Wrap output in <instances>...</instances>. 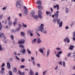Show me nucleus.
I'll list each match as a JSON object with an SVG mask.
<instances>
[{
  "label": "nucleus",
  "instance_id": "nucleus-1",
  "mask_svg": "<svg viewBox=\"0 0 75 75\" xmlns=\"http://www.w3.org/2000/svg\"><path fill=\"white\" fill-rule=\"evenodd\" d=\"M41 26H39L38 27V28H37L36 30L37 32H39L40 31L42 33H43V34H47V28H44L42 27H44V24H41L40 25Z\"/></svg>",
  "mask_w": 75,
  "mask_h": 75
},
{
  "label": "nucleus",
  "instance_id": "nucleus-2",
  "mask_svg": "<svg viewBox=\"0 0 75 75\" xmlns=\"http://www.w3.org/2000/svg\"><path fill=\"white\" fill-rule=\"evenodd\" d=\"M35 11H32L30 12V14H31V15H32V17H33V18L36 19V20H38V16L36 15L35 16V17H34L35 16L34 14H35Z\"/></svg>",
  "mask_w": 75,
  "mask_h": 75
},
{
  "label": "nucleus",
  "instance_id": "nucleus-3",
  "mask_svg": "<svg viewBox=\"0 0 75 75\" xmlns=\"http://www.w3.org/2000/svg\"><path fill=\"white\" fill-rule=\"evenodd\" d=\"M25 40L24 39H20V40L18 41V44H24Z\"/></svg>",
  "mask_w": 75,
  "mask_h": 75
},
{
  "label": "nucleus",
  "instance_id": "nucleus-4",
  "mask_svg": "<svg viewBox=\"0 0 75 75\" xmlns=\"http://www.w3.org/2000/svg\"><path fill=\"white\" fill-rule=\"evenodd\" d=\"M64 41L65 42H66L67 41V43H69L70 42V39L69 38H66L64 39Z\"/></svg>",
  "mask_w": 75,
  "mask_h": 75
},
{
  "label": "nucleus",
  "instance_id": "nucleus-5",
  "mask_svg": "<svg viewBox=\"0 0 75 75\" xmlns=\"http://www.w3.org/2000/svg\"><path fill=\"white\" fill-rule=\"evenodd\" d=\"M37 44H40L42 42V41L39 38H37Z\"/></svg>",
  "mask_w": 75,
  "mask_h": 75
},
{
  "label": "nucleus",
  "instance_id": "nucleus-6",
  "mask_svg": "<svg viewBox=\"0 0 75 75\" xmlns=\"http://www.w3.org/2000/svg\"><path fill=\"white\" fill-rule=\"evenodd\" d=\"M58 13H59V11H57L54 13V16L55 18H58Z\"/></svg>",
  "mask_w": 75,
  "mask_h": 75
},
{
  "label": "nucleus",
  "instance_id": "nucleus-7",
  "mask_svg": "<svg viewBox=\"0 0 75 75\" xmlns=\"http://www.w3.org/2000/svg\"><path fill=\"white\" fill-rule=\"evenodd\" d=\"M18 72L20 75H25V72H21L20 70H18Z\"/></svg>",
  "mask_w": 75,
  "mask_h": 75
},
{
  "label": "nucleus",
  "instance_id": "nucleus-8",
  "mask_svg": "<svg viewBox=\"0 0 75 75\" xmlns=\"http://www.w3.org/2000/svg\"><path fill=\"white\" fill-rule=\"evenodd\" d=\"M7 68L8 69H10V68H11L10 64V63H9L8 62L7 63Z\"/></svg>",
  "mask_w": 75,
  "mask_h": 75
},
{
  "label": "nucleus",
  "instance_id": "nucleus-9",
  "mask_svg": "<svg viewBox=\"0 0 75 75\" xmlns=\"http://www.w3.org/2000/svg\"><path fill=\"white\" fill-rule=\"evenodd\" d=\"M50 50L49 49H48L47 50V53L46 54V57H49V55H50Z\"/></svg>",
  "mask_w": 75,
  "mask_h": 75
},
{
  "label": "nucleus",
  "instance_id": "nucleus-10",
  "mask_svg": "<svg viewBox=\"0 0 75 75\" xmlns=\"http://www.w3.org/2000/svg\"><path fill=\"white\" fill-rule=\"evenodd\" d=\"M58 18H54L53 19L54 23H56V22L57 21V20H58Z\"/></svg>",
  "mask_w": 75,
  "mask_h": 75
},
{
  "label": "nucleus",
  "instance_id": "nucleus-11",
  "mask_svg": "<svg viewBox=\"0 0 75 75\" xmlns=\"http://www.w3.org/2000/svg\"><path fill=\"white\" fill-rule=\"evenodd\" d=\"M39 52L41 53L42 54H43L44 52L43 51V50L41 48H40L39 50Z\"/></svg>",
  "mask_w": 75,
  "mask_h": 75
},
{
  "label": "nucleus",
  "instance_id": "nucleus-12",
  "mask_svg": "<svg viewBox=\"0 0 75 75\" xmlns=\"http://www.w3.org/2000/svg\"><path fill=\"white\" fill-rule=\"evenodd\" d=\"M3 33H1L0 34V38H2L3 36V37L4 38H6V37H5V36H4Z\"/></svg>",
  "mask_w": 75,
  "mask_h": 75
},
{
  "label": "nucleus",
  "instance_id": "nucleus-13",
  "mask_svg": "<svg viewBox=\"0 0 75 75\" xmlns=\"http://www.w3.org/2000/svg\"><path fill=\"white\" fill-rule=\"evenodd\" d=\"M33 32V30H28V33L29 34H31Z\"/></svg>",
  "mask_w": 75,
  "mask_h": 75
},
{
  "label": "nucleus",
  "instance_id": "nucleus-14",
  "mask_svg": "<svg viewBox=\"0 0 75 75\" xmlns=\"http://www.w3.org/2000/svg\"><path fill=\"white\" fill-rule=\"evenodd\" d=\"M8 61L9 62H11L13 61V59L12 57L9 58L8 60Z\"/></svg>",
  "mask_w": 75,
  "mask_h": 75
},
{
  "label": "nucleus",
  "instance_id": "nucleus-15",
  "mask_svg": "<svg viewBox=\"0 0 75 75\" xmlns=\"http://www.w3.org/2000/svg\"><path fill=\"white\" fill-rule=\"evenodd\" d=\"M65 12L66 14H68L69 13V9H68V8H66Z\"/></svg>",
  "mask_w": 75,
  "mask_h": 75
},
{
  "label": "nucleus",
  "instance_id": "nucleus-16",
  "mask_svg": "<svg viewBox=\"0 0 75 75\" xmlns=\"http://www.w3.org/2000/svg\"><path fill=\"white\" fill-rule=\"evenodd\" d=\"M36 4H39V5H41V1H38L36 2Z\"/></svg>",
  "mask_w": 75,
  "mask_h": 75
},
{
  "label": "nucleus",
  "instance_id": "nucleus-17",
  "mask_svg": "<svg viewBox=\"0 0 75 75\" xmlns=\"http://www.w3.org/2000/svg\"><path fill=\"white\" fill-rule=\"evenodd\" d=\"M11 33H16V31L15 29H12L11 31Z\"/></svg>",
  "mask_w": 75,
  "mask_h": 75
},
{
  "label": "nucleus",
  "instance_id": "nucleus-18",
  "mask_svg": "<svg viewBox=\"0 0 75 75\" xmlns=\"http://www.w3.org/2000/svg\"><path fill=\"white\" fill-rule=\"evenodd\" d=\"M19 47L20 48H22L23 49H24V46L23 45H21L20 44L19 45Z\"/></svg>",
  "mask_w": 75,
  "mask_h": 75
},
{
  "label": "nucleus",
  "instance_id": "nucleus-19",
  "mask_svg": "<svg viewBox=\"0 0 75 75\" xmlns=\"http://www.w3.org/2000/svg\"><path fill=\"white\" fill-rule=\"evenodd\" d=\"M8 24L9 26H11L12 24H13V23H12V21H8Z\"/></svg>",
  "mask_w": 75,
  "mask_h": 75
},
{
  "label": "nucleus",
  "instance_id": "nucleus-20",
  "mask_svg": "<svg viewBox=\"0 0 75 75\" xmlns=\"http://www.w3.org/2000/svg\"><path fill=\"white\" fill-rule=\"evenodd\" d=\"M23 14L24 16H26L27 14H28V12L27 11H24V12L23 13Z\"/></svg>",
  "mask_w": 75,
  "mask_h": 75
},
{
  "label": "nucleus",
  "instance_id": "nucleus-21",
  "mask_svg": "<svg viewBox=\"0 0 75 75\" xmlns=\"http://www.w3.org/2000/svg\"><path fill=\"white\" fill-rule=\"evenodd\" d=\"M24 9L25 10V11H28V9H27V8L26 6H24Z\"/></svg>",
  "mask_w": 75,
  "mask_h": 75
},
{
  "label": "nucleus",
  "instance_id": "nucleus-22",
  "mask_svg": "<svg viewBox=\"0 0 75 75\" xmlns=\"http://www.w3.org/2000/svg\"><path fill=\"white\" fill-rule=\"evenodd\" d=\"M21 34L22 36L24 37L25 35V33L24 32H21Z\"/></svg>",
  "mask_w": 75,
  "mask_h": 75
},
{
  "label": "nucleus",
  "instance_id": "nucleus-23",
  "mask_svg": "<svg viewBox=\"0 0 75 75\" xmlns=\"http://www.w3.org/2000/svg\"><path fill=\"white\" fill-rule=\"evenodd\" d=\"M59 24V27H61L62 26V22H61Z\"/></svg>",
  "mask_w": 75,
  "mask_h": 75
},
{
  "label": "nucleus",
  "instance_id": "nucleus-24",
  "mask_svg": "<svg viewBox=\"0 0 75 75\" xmlns=\"http://www.w3.org/2000/svg\"><path fill=\"white\" fill-rule=\"evenodd\" d=\"M29 74H30V75H33V72L32 70H30Z\"/></svg>",
  "mask_w": 75,
  "mask_h": 75
},
{
  "label": "nucleus",
  "instance_id": "nucleus-25",
  "mask_svg": "<svg viewBox=\"0 0 75 75\" xmlns=\"http://www.w3.org/2000/svg\"><path fill=\"white\" fill-rule=\"evenodd\" d=\"M17 69H16V68L15 67L13 69V72H14V73H16L17 72Z\"/></svg>",
  "mask_w": 75,
  "mask_h": 75
},
{
  "label": "nucleus",
  "instance_id": "nucleus-26",
  "mask_svg": "<svg viewBox=\"0 0 75 75\" xmlns=\"http://www.w3.org/2000/svg\"><path fill=\"white\" fill-rule=\"evenodd\" d=\"M38 7L39 9H41L42 10V7L41 5L38 6Z\"/></svg>",
  "mask_w": 75,
  "mask_h": 75
},
{
  "label": "nucleus",
  "instance_id": "nucleus-27",
  "mask_svg": "<svg viewBox=\"0 0 75 75\" xmlns=\"http://www.w3.org/2000/svg\"><path fill=\"white\" fill-rule=\"evenodd\" d=\"M20 30V28H18L16 29V31H17V32H18Z\"/></svg>",
  "mask_w": 75,
  "mask_h": 75
},
{
  "label": "nucleus",
  "instance_id": "nucleus-28",
  "mask_svg": "<svg viewBox=\"0 0 75 75\" xmlns=\"http://www.w3.org/2000/svg\"><path fill=\"white\" fill-rule=\"evenodd\" d=\"M22 52L23 53V54H25L26 52L25 49H23V51H22Z\"/></svg>",
  "mask_w": 75,
  "mask_h": 75
},
{
  "label": "nucleus",
  "instance_id": "nucleus-29",
  "mask_svg": "<svg viewBox=\"0 0 75 75\" xmlns=\"http://www.w3.org/2000/svg\"><path fill=\"white\" fill-rule=\"evenodd\" d=\"M27 51L28 52V54H31V51H30V50H29V49H27Z\"/></svg>",
  "mask_w": 75,
  "mask_h": 75
},
{
  "label": "nucleus",
  "instance_id": "nucleus-30",
  "mask_svg": "<svg viewBox=\"0 0 75 75\" xmlns=\"http://www.w3.org/2000/svg\"><path fill=\"white\" fill-rule=\"evenodd\" d=\"M74 25V22H72L70 25V27L71 28H72V26Z\"/></svg>",
  "mask_w": 75,
  "mask_h": 75
},
{
  "label": "nucleus",
  "instance_id": "nucleus-31",
  "mask_svg": "<svg viewBox=\"0 0 75 75\" xmlns=\"http://www.w3.org/2000/svg\"><path fill=\"white\" fill-rule=\"evenodd\" d=\"M42 73H43V75H45L46 74H47V71H43Z\"/></svg>",
  "mask_w": 75,
  "mask_h": 75
},
{
  "label": "nucleus",
  "instance_id": "nucleus-32",
  "mask_svg": "<svg viewBox=\"0 0 75 75\" xmlns=\"http://www.w3.org/2000/svg\"><path fill=\"white\" fill-rule=\"evenodd\" d=\"M0 73L1 74H2V75H3V74H4V71L1 70L0 72Z\"/></svg>",
  "mask_w": 75,
  "mask_h": 75
},
{
  "label": "nucleus",
  "instance_id": "nucleus-33",
  "mask_svg": "<svg viewBox=\"0 0 75 75\" xmlns=\"http://www.w3.org/2000/svg\"><path fill=\"white\" fill-rule=\"evenodd\" d=\"M22 25L23 27H25V28H26V27H27V25L24 24L23 23H22Z\"/></svg>",
  "mask_w": 75,
  "mask_h": 75
},
{
  "label": "nucleus",
  "instance_id": "nucleus-34",
  "mask_svg": "<svg viewBox=\"0 0 75 75\" xmlns=\"http://www.w3.org/2000/svg\"><path fill=\"white\" fill-rule=\"evenodd\" d=\"M16 6L18 8H21V5H18V4H17V5Z\"/></svg>",
  "mask_w": 75,
  "mask_h": 75
},
{
  "label": "nucleus",
  "instance_id": "nucleus-35",
  "mask_svg": "<svg viewBox=\"0 0 75 75\" xmlns=\"http://www.w3.org/2000/svg\"><path fill=\"white\" fill-rule=\"evenodd\" d=\"M8 74L10 75H13V72L11 71H9L8 72Z\"/></svg>",
  "mask_w": 75,
  "mask_h": 75
},
{
  "label": "nucleus",
  "instance_id": "nucleus-36",
  "mask_svg": "<svg viewBox=\"0 0 75 75\" xmlns=\"http://www.w3.org/2000/svg\"><path fill=\"white\" fill-rule=\"evenodd\" d=\"M3 50V48H2V46L0 44V51H1Z\"/></svg>",
  "mask_w": 75,
  "mask_h": 75
},
{
  "label": "nucleus",
  "instance_id": "nucleus-37",
  "mask_svg": "<svg viewBox=\"0 0 75 75\" xmlns=\"http://www.w3.org/2000/svg\"><path fill=\"white\" fill-rule=\"evenodd\" d=\"M11 38L12 40H14V36L13 35H11Z\"/></svg>",
  "mask_w": 75,
  "mask_h": 75
},
{
  "label": "nucleus",
  "instance_id": "nucleus-38",
  "mask_svg": "<svg viewBox=\"0 0 75 75\" xmlns=\"http://www.w3.org/2000/svg\"><path fill=\"white\" fill-rule=\"evenodd\" d=\"M63 64L64 67H65V61H63Z\"/></svg>",
  "mask_w": 75,
  "mask_h": 75
},
{
  "label": "nucleus",
  "instance_id": "nucleus-39",
  "mask_svg": "<svg viewBox=\"0 0 75 75\" xmlns=\"http://www.w3.org/2000/svg\"><path fill=\"white\" fill-rule=\"evenodd\" d=\"M62 53V51H59L58 52V54H59V55L61 54Z\"/></svg>",
  "mask_w": 75,
  "mask_h": 75
},
{
  "label": "nucleus",
  "instance_id": "nucleus-40",
  "mask_svg": "<svg viewBox=\"0 0 75 75\" xmlns=\"http://www.w3.org/2000/svg\"><path fill=\"white\" fill-rule=\"evenodd\" d=\"M16 6H17V5H20V2H19L18 1L16 2Z\"/></svg>",
  "mask_w": 75,
  "mask_h": 75
},
{
  "label": "nucleus",
  "instance_id": "nucleus-41",
  "mask_svg": "<svg viewBox=\"0 0 75 75\" xmlns=\"http://www.w3.org/2000/svg\"><path fill=\"white\" fill-rule=\"evenodd\" d=\"M57 23L58 24H59L60 23V19H58L57 21Z\"/></svg>",
  "mask_w": 75,
  "mask_h": 75
},
{
  "label": "nucleus",
  "instance_id": "nucleus-42",
  "mask_svg": "<svg viewBox=\"0 0 75 75\" xmlns=\"http://www.w3.org/2000/svg\"><path fill=\"white\" fill-rule=\"evenodd\" d=\"M56 57H57V58H59V57H60V55H59V54H56Z\"/></svg>",
  "mask_w": 75,
  "mask_h": 75
},
{
  "label": "nucleus",
  "instance_id": "nucleus-43",
  "mask_svg": "<svg viewBox=\"0 0 75 75\" xmlns=\"http://www.w3.org/2000/svg\"><path fill=\"white\" fill-rule=\"evenodd\" d=\"M58 64L60 65H62V61H60L59 62H58Z\"/></svg>",
  "mask_w": 75,
  "mask_h": 75
},
{
  "label": "nucleus",
  "instance_id": "nucleus-44",
  "mask_svg": "<svg viewBox=\"0 0 75 75\" xmlns=\"http://www.w3.org/2000/svg\"><path fill=\"white\" fill-rule=\"evenodd\" d=\"M13 25L14 26H16V25L17 24V22L15 21H14L13 23Z\"/></svg>",
  "mask_w": 75,
  "mask_h": 75
},
{
  "label": "nucleus",
  "instance_id": "nucleus-45",
  "mask_svg": "<svg viewBox=\"0 0 75 75\" xmlns=\"http://www.w3.org/2000/svg\"><path fill=\"white\" fill-rule=\"evenodd\" d=\"M71 53H69L67 54L68 57H69L71 56Z\"/></svg>",
  "mask_w": 75,
  "mask_h": 75
},
{
  "label": "nucleus",
  "instance_id": "nucleus-46",
  "mask_svg": "<svg viewBox=\"0 0 75 75\" xmlns=\"http://www.w3.org/2000/svg\"><path fill=\"white\" fill-rule=\"evenodd\" d=\"M40 11H41V10H39V11H38V13L39 14V15H41V13L42 12H41Z\"/></svg>",
  "mask_w": 75,
  "mask_h": 75
},
{
  "label": "nucleus",
  "instance_id": "nucleus-47",
  "mask_svg": "<svg viewBox=\"0 0 75 75\" xmlns=\"http://www.w3.org/2000/svg\"><path fill=\"white\" fill-rule=\"evenodd\" d=\"M57 10H59V5H58V4H57Z\"/></svg>",
  "mask_w": 75,
  "mask_h": 75
},
{
  "label": "nucleus",
  "instance_id": "nucleus-48",
  "mask_svg": "<svg viewBox=\"0 0 75 75\" xmlns=\"http://www.w3.org/2000/svg\"><path fill=\"white\" fill-rule=\"evenodd\" d=\"M20 67L21 68H24L25 67V66H24L23 65H22Z\"/></svg>",
  "mask_w": 75,
  "mask_h": 75
},
{
  "label": "nucleus",
  "instance_id": "nucleus-49",
  "mask_svg": "<svg viewBox=\"0 0 75 75\" xmlns=\"http://www.w3.org/2000/svg\"><path fill=\"white\" fill-rule=\"evenodd\" d=\"M50 13H51V12H50L49 11H47L46 12V15H48V14H50Z\"/></svg>",
  "mask_w": 75,
  "mask_h": 75
},
{
  "label": "nucleus",
  "instance_id": "nucleus-50",
  "mask_svg": "<svg viewBox=\"0 0 75 75\" xmlns=\"http://www.w3.org/2000/svg\"><path fill=\"white\" fill-rule=\"evenodd\" d=\"M10 20H11V18H10V16H9L8 17V20H9L8 21H10Z\"/></svg>",
  "mask_w": 75,
  "mask_h": 75
},
{
  "label": "nucleus",
  "instance_id": "nucleus-51",
  "mask_svg": "<svg viewBox=\"0 0 75 75\" xmlns=\"http://www.w3.org/2000/svg\"><path fill=\"white\" fill-rule=\"evenodd\" d=\"M18 28H21V27H22V25H20V24H19L18 25Z\"/></svg>",
  "mask_w": 75,
  "mask_h": 75
},
{
  "label": "nucleus",
  "instance_id": "nucleus-52",
  "mask_svg": "<svg viewBox=\"0 0 75 75\" xmlns=\"http://www.w3.org/2000/svg\"><path fill=\"white\" fill-rule=\"evenodd\" d=\"M32 63H33V66H35V63L34 61H33Z\"/></svg>",
  "mask_w": 75,
  "mask_h": 75
},
{
  "label": "nucleus",
  "instance_id": "nucleus-53",
  "mask_svg": "<svg viewBox=\"0 0 75 75\" xmlns=\"http://www.w3.org/2000/svg\"><path fill=\"white\" fill-rule=\"evenodd\" d=\"M21 61L22 62H24L25 61V59H21Z\"/></svg>",
  "mask_w": 75,
  "mask_h": 75
},
{
  "label": "nucleus",
  "instance_id": "nucleus-54",
  "mask_svg": "<svg viewBox=\"0 0 75 75\" xmlns=\"http://www.w3.org/2000/svg\"><path fill=\"white\" fill-rule=\"evenodd\" d=\"M4 70H5V69H4V68L2 67L1 68V71H4Z\"/></svg>",
  "mask_w": 75,
  "mask_h": 75
},
{
  "label": "nucleus",
  "instance_id": "nucleus-55",
  "mask_svg": "<svg viewBox=\"0 0 75 75\" xmlns=\"http://www.w3.org/2000/svg\"><path fill=\"white\" fill-rule=\"evenodd\" d=\"M2 27V25H1V23L0 22V30L1 29V28Z\"/></svg>",
  "mask_w": 75,
  "mask_h": 75
},
{
  "label": "nucleus",
  "instance_id": "nucleus-56",
  "mask_svg": "<svg viewBox=\"0 0 75 75\" xmlns=\"http://www.w3.org/2000/svg\"><path fill=\"white\" fill-rule=\"evenodd\" d=\"M4 66H5V64H4V63H3L2 65L0 67H4Z\"/></svg>",
  "mask_w": 75,
  "mask_h": 75
},
{
  "label": "nucleus",
  "instance_id": "nucleus-57",
  "mask_svg": "<svg viewBox=\"0 0 75 75\" xmlns=\"http://www.w3.org/2000/svg\"><path fill=\"white\" fill-rule=\"evenodd\" d=\"M38 17L42 19V16H41V15H39Z\"/></svg>",
  "mask_w": 75,
  "mask_h": 75
},
{
  "label": "nucleus",
  "instance_id": "nucleus-58",
  "mask_svg": "<svg viewBox=\"0 0 75 75\" xmlns=\"http://www.w3.org/2000/svg\"><path fill=\"white\" fill-rule=\"evenodd\" d=\"M31 58L32 61H34V57H31Z\"/></svg>",
  "mask_w": 75,
  "mask_h": 75
},
{
  "label": "nucleus",
  "instance_id": "nucleus-59",
  "mask_svg": "<svg viewBox=\"0 0 75 75\" xmlns=\"http://www.w3.org/2000/svg\"><path fill=\"white\" fill-rule=\"evenodd\" d=\"M16 59H17V60H18L19 61H20V59L18 58V57H17V56H16Z\"/></svg>",
  "mask_w": 75,
  "mask_h": 75
},
{
  "label": "nucleus",
  "instance_id": "nucleus-60",
  "mask_svg": "<svg viewBox=\"0 0 75 75\" xmlns=\"http://www.w3.org/2000/svg\"><path fill=\"white\" fill-rule=\"evenodd\" d=\"M36 41H37V39H33V42L35 43L36 42Z\"/></svg>",
  "mask_w": 75,
  "mask_h": 75
},
{
  "label": "nucleus",
  "instance_id": "nucleus-61",
  "mask_svg": "<svg viewBox=\"0 0 75 75\" xmlns=\"http://www.w3.org/2000/svg\"><path fill=\"white\" fill-rule=\"evenodd\" d=\"M3 14H1L0 16V18L1 19V18H3Z\"/></svg>",
  "mask_w": 75,
  "mask_h": 75
},
{
  "label": "nucleus",
  "instance_id": "nucleus-62",
  "mask_svg": "<svg viewBox=\"0 0 75 75\" xmlns=\"http://www.w3.org/2000/svg\"><path fill=\"white\" fill-rule=\"evenodd\" d=\"M29 34L30 35V37H33V33H30Z\"/></svg>",
  "mask_w": 75,
  "mask_h": 75
},
{
  "label": "nucleus",
  "instance_id": "nucleus-63",
  "mask_svg": "<svg viewBox=\"0 0 75 75\" xmlns=\"http://www.w3.org/2000/svg\"><path fill=\"white\" fill-rule=\"evenodd\" d=\"M56 49L57 50H61V48H60L59 47L56 48Z\"/></svg>",
  "mask_w": 75,
  "mask_h": 75
},
{
  "label": "nucleus",
  "instance_id": "nucleus-64",
  "mask_svg": "<svg viewBox=\"0 0 75 75\" xmlns=\"http://www.w3.org/2000/svg\"><path fill=\"white\" fill-rule=\"evenodd\" d=\"M7 8V7H4V8H2V10H6Z\"/></svg>",
  "mask_w": 75,
  "mask_h": 75
}]
</instances>
